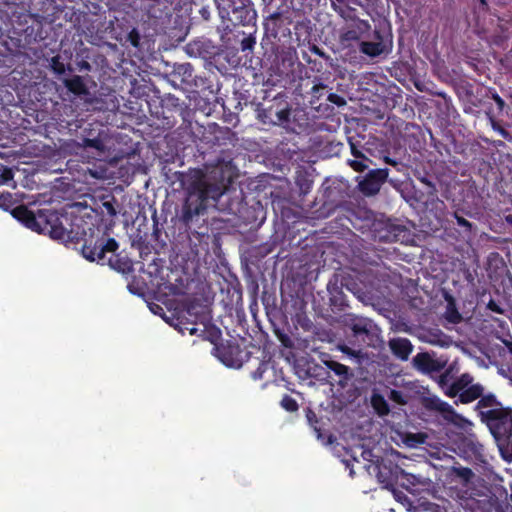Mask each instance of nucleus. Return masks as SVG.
Instances as JSON below:
<instances>
[{
  "mask_svg": "<svg viewBox=\"0 0 512 512\" xmlns=\"http://www.w3.org/2000/svg\"><path fill=\"white\" fill-rule=\"evenodd\" d=\"M11 215L32 231L48 234L52 239L63 243L82 242L81 253L90 262L104 264L107 260L113 268L125 271V268L112 263V256L119 248L118 242L99 227L84 228L81 217L71 220L67 213L60 214L51 209H39L34 213L25 205L12 208Z\"/></svg>",
  "mask_w": 512,
  "mask_h": 512,
  "instance_id": "obj_1",
  "label": "nucleus"
},
{
  "mask_svg": "<svg viewBox=\"0 0 512 512\" xmlns=\"http://www.w3.org/2000/svg\"><path fill=\"white\" fill-rule=\"evenodd\" d=\"M232 161L219 160L209 171L208 181H197L190 185L181 210V221L188 226L195 216L203 214L210 200L217 202L232 185L235 178Z\"/></svg>",
  "mask_w": 512,
  "mask_h": 512,
  "instance_id": "obj_2",
  "label": "nucleus"
},
{
  "mask_svg": "<svg viewBox=\"0 0 512 512\" xmlns=\"http://www.w3.org/2000/svg\"><path fill=\"white\" fill-rule=\"evenodd\" d=\"M217 350L222 362L231 367H241L244 362L250 363L254 359L257 367L251 372L253 380H261L268 369L266 352L260 346L250 345L246 351H242L239 345L235 344L221 346Z\"/></svg>",
  "mask_w": 512,
  "mask_h": 512,
  "instance_id": "obj_3",
  "label": "nucleus"
},
{
  "mask_svg": "<svg viewBox=\"0 0 512 512\" xmlns=\"http://www.w3.org/2000/svg\"><path fill=\"white\" fill-rule=\"evenodd\" d=\"M264 14L263 28L265 36L274 40L291 38L290 26L293 23L292 11L287 0H279V3L262 10Z\"/></svg>",
  "mask_w": 512,
  "mask_h": 512,
  "instance_id": "obj_4",
  "label": "nucleus"
},
{
  "mask_svg": "<svg viewBox=\"0 0 512 512\" xmlns=\"http://www.w3.org/2000/svg\"><path fill=\"white\" fill-rule=\"evenodd\" d=\"M224 25L225 35L233 33L236 29L256 25L257 11L251 0H235L232 7L226 10L218 9Z\"/></svg>",
  "mask_w": 512,
  "mask_h": 512,
  "instance_id": "obj_5",
  "label": "nucleus"
},
{
  "mask_svg": "<svg viewBox=\"0 0 512 512\" xmlns=\"http://www.w3.org/2000/svg\"><path fill=\"white\" fill-rule=\"evenodd\" d=\"M481 422L486 424L497 442L512 441V409L494 408L480 411Z\"/></svg>",
  "mask_w": 512,
  "mask_h": 512,
  "instance_id": "obj_6",
  "label": "nucleus"
},
{
  "mask_svg": "<svg viewBox=\"0 0 512 512\" xmlns=\"http://www.w3.org/2000/svg\"><path fill=\"white\" fill-rule=\"evenodd\" d=\"M287 98L285 94L278 93L267 105L260 104L257 109L259 120L268 125L288 123L290 120L291 107Z\"/></svg>",
  "mask_w": 512,
  "mask_h": 512,
  "instance_id": "obj_7",
  "label": "nucleus"
},
{
  "mask_svg": "<svg viewBox=\"0 0 512 512\" xmlns=\"http://www.w3.org/2000/svg\"><path fill=\"white\" fill-rule=\"evenodd\" d=\"M372 41L363 39L358 44L359 51L365 56L375 59L381 55H387L393 47L392 34L381 27H376L372 32Z\"/></svg>",
  "mask_w": 512,
  "mask_h": 512,
  "instance_id": "obj_8",
  "label": "nucleus"
},
{
  "mask_svg": "<svg viewBox=\"0 0 512 512\" xmlns=\"http://www.w3.org/2000/svg\"><path fill=\"white\" fill-rule=\"evenodd\" d=\"M10 24L13 32L25 39L36 40L37 31L40 28V22L36 16L27 10H15L10 16Z\"/></svg>",
  "mask_w": 512,
  "mask_h": 512,
  "instance_id": "obj_9",
  "label": "nucleus"
},
{
  "mask_svg": "<svg viewBox=\"0 0 512 512\" xmlns=\"http://www.w3.org/2000/svg\"><path fill=\"white\" fill-rule=\"evenodd\" d=\"M473 380L474 378L470 373H463L459 377L454 378L451 369H446L438 376L436 382L447 397L455 398L470 386Z\"/></svg>",
  "mask_w": 512,
  "mask_h": 512,
  "instance_id": "obj_10",
  "label": "nucleus"
},
{
  "mask_svg": "<svg viewBox=\"0 0 512 512\" xmlns=\"http://www.w3.org/2000/svg\"><path fill=\"white\" fill-rule=\"evenodd\" d=\"M272 51L275 56L273 63L282 74H288L299 63L297 50L293 46L273 44Z\"/></svg>",
  "mask_w": 512,
  "mask_h": 512,
  "instance_id": "obj_11",
  "label": "nucleus"
},
{
  "mask_svg": "<svg viewBox=\"0 0 512 512\" xmlns=\"http://www.w3.org/2000/svg\"><path fill=\"white\" fill-rule=\"evenodd\" d=\"M332 9L345 19L353 20L357 18L358 8L363 12L369 13L374 6L371 0H329Z\"/></svg>",
  "mask_w": 512,
  "mask_h": 512,
  "instance_id": "obj_12",
  "label": "nucleus"
},
{
  "mask_svg": "<svg viewBox=\"0 0 512 512\" xmlns=\"http://www.w3.org/2000/svg\"><path fill=\"white\" fill-rule=\"evenodd\" d=\"M373 470L376 473L378 481L382 483L385 488L394 490L400 472V467L397 464L393 463L391 460L377 457Z\"/></svg>",
  "mask_w": 512,
  "mask_h": 512,
  "instance_id": "obj_13",
  "label": "nucleus"
},
{
  "mask_svg": "<svg viewBox=\"0 0 512 512\" xmlns=\"http://www.w3.org/2000/svg\"><path fill=\"white\" fill-rule=\"evenodd\" d=\"M388 174L389 170L387 168L370 170L365 177L358 182L359 191L365 196L376 195L386 181Z\"/></svg>",
  "mask_w": 512,
  "mask_h": 512,
  "instance_id": "obj_14",
  "label": "nucleus"
},
{
  "mask_svg": "<svg viewBox=\"0 0 512 512\" xmlns=\"http://www.w3.org/2000/svg\"><path fill=\"white\" fill-rule=\"evenodd\" d=\"M182 313V318L191 324H202L206 327L212 320L209 306L197 299L190 300Z\"/></svg>",
  "mask_w": 512,
  "mask_h": 512,
  "instance_id": "obj_15",
  "label": "nucleus"
},
{
  "mask_svg": "<svg viewBox=\"0 0 512 512\" xmlns=\"http://www.w3.org/2000/svg\"><path fill=\"white\" fill-rule=\"evenodd\" d=\"M185 51L191 57L211 60L219 54V47L210 39L197 38L187 43Z\"/></svg>",
  "mask_w": 512,
  "mask_h": 512,
  "instance_id": "obj_16",
  "label": "nucleus"
},
{
  "mask_svg": "<svg viewBox=\"0 0 512 512\" xmlns=\"http://www.w3.org/2000/svg\"><path fill=\"white\" fill-rule=\"evenodd\" d=\"M173 82H179L187 87H198V81L202 80L195 75L194 67L190 63H181L174 66L171 74Z\"/></svg>",
  "mask_w": 512,
  "mask_h": 512,
  "instance_id": "obj_17",
  "label": "nucleus"
},
{
  "mask_svg": "<svg viewBox=\"0 0 512 512\" xmlns=\"http://www.w3.org/2000/svg\"><path fill=\"white\" fill-rule=\"evenodd\" d=\"M388 346L392 354L402 361L408 360L410 354L413 351V345L407 338L396 337L392 338L388 342Z\"/></svg>",
  "mask_w": 512,
  "mask_h": 512,
  "instance_id": "obj_18",
  "label": "nucleus"
},
{
  "mask_svg": "<svg viewBox=\"0 0 512 512\" xmlns=\"http://www.w3.org/2000/svg\"><path fill=\"white\" fill-rule=\"evenodd\" d=\"M372 326L373 322L367 318L354 319L350 325L352 337L357 341L366 342V338L371 335Z\"/></svg>",
  "mask_w": 512,
  "mask_h": 512,
  "instance_id": "obj_19",
  "label": "nucleus"
},
{
  "mask_svg": "<svg viewBox=\"0 0 512 512\" xmlns=\"http://www.w3.org/2000/svg\"><path fill=\"white\" fill-rule=\"evenodd\" d=\"M246 30L236 29L232 34H235L236 37L241 36L239 39L240 49L241 51H252L256 44V25H250V27L245 28Z\"/></svg>",
  "mask_w": 512,
  "mask_h": 512,
  "instance_id": "obj_20",
  "label": "nucleus"
},
{
  "mask_svg": "<svg viewBox=\"0 0 512 512\" xmlns=\"http://www.w3.org/2000/svg\"><path fill=\"white\" fill-rule=\"evenodd\" d=\"M413 363L418 370L424 373H431L441 369L439 362L425 352L418 353L413 358Z\"/></svg>",
  "mask_w": 512,
  "mask_h": 512,
  "instance_id": "obj_21",
  "label": "nucleus"
},
{
  "mask_svg": "<svg viewBox=\"0 0 512 512\" xmlns=\"http://www.w3.org/2000/svg\"><path fill=\"white\" fill-rule=\"evenodd\" d=\"M484 393V387L480 383L473 382L468 386L466 389H464L458 396L457 400L454 401L456 405L459 403L461 404H469L474 402L475 400L479 399L482 394Z\"/></svg>",
  "mask_w": 512,
  "mask_h": 512,
  "instance_id": "obj_22",
  "label": "nucleus"
},
{
  "mask_svg": "<svg viewBox=\"0 0 512 512\" xmlns=\"http://www.w3.org/2000/svg\"><path fill=\"white\" fill-rule=\"evenodd\" d=\"M328 291L330 295L329 303L333 310L344 311L348 304L346 295L344 294L342 289L337 287L336 285L333 287H330V285H328Z\"/></svg>",
  "mask_w": 512,
  "mask_h": 512,
  "instance_id": "obj_23",
  "label": "nucleus"
},
{
  "mask_svg": "<svg viewBox=\"0 0 512 512\" xmlns=\"http://www.w3.org/2000/svg\"><path fill=\"white\" fill-rule=\"evenodd\" d=\"M325 364L330 371H333L337 376L340 377L338 383L342 387H344L347 381L353 377V373L350 371V368L344 364L334 360L326 361Z\"/></svg>",
  "mask_w": 512,
  "mask_h": 512,
  "instance_id": "obj_24",
  "label": "nucleus"
},
{
  "mask_svg": "<svg viewBox=\"0 0 512 512\" xmlns=\"http://www.w3.org/2000/svg\"><path fill=\"white\" fill-rule=\"evenodd\" d=\"M65 87L74 95L81 96L88 93L87 87L81 76L75 75L64 80Z\"/></svg>",
  "mask_w": 512,
  "mask_h": 512,
  "instance_id": "obj_25",
  "label": "nucleus"
},
{
  "mask_svg": "<svg viewBox=\"0 0 512 512\" xmlns=\"http://www.w3.org/2000/svg\"><path fill=\"white\" fill-rule=\"evenodd\" d=\"M371 404L379 416H386L390 412L389 404L381 394L374 393L371 397Z\"/></svg>",
  "mask_w": 512,
  "mask_h": 512,
  "instance_id": "obj_26",
  "label": "nucleus"
},
{
  "mask_svg": "<svg viewBox=\"0 0 512 512\" xmlns=\"http://www.w3.org/2000/svg\"><path fill=\"white\" fill-rule=\"evenodd\" d=\"M502 407L501 402H499L496 398V396L493 393H488L486 395L482 394V396L479 398L475 410L483 411V408H500Z\"/></svg>",
  "mask_w": 512,
  "mask_h": 512,
  "instance_id": "obj_27",
  "label": "nucleus"
},
{
  "mask_svg": "<svg viewBox=\"0 0 512 512\" xmlns=\"http://www.w3.org/2000/svg\"><path fill=\"white\" fill-rule=\"evenodd\" d=\"M116 199L114 196H111L109 200H104L98 206L103 215H108L109 217H114L117 214V210L115 208Z\"/></svg>",
  "mask_w": 512,
  "mask_h": 512,
  "instance_id": "obj_28",
  "label": "nucleus"
},
{
  "mask_svg": "<svg viewBox=\"0 0 512 512\" xmlns=\"http://www.w3.org/2000/svg\"><path fill=\"white\" fill-rule=\"evenodd\" d=\"M307 375L318 380H326L329 376V371L317 364H313L308 366Z\"/></svg>",
  "mask_w": 512,
  "mask_h": 512,
  "instance_id": "obj_29",
  "label": "nucleus"
},
{
  "mask_svg": "<svg viewBox=\"0 0 512 512\" xmlns=\"http://www.w3.org/2000/svg\"><path fill=\"white\" fill-rule=\"evenodd\" d=\"M363 38L361 36V32L357 31L355 28L349 29L342 33L341 35V41L343 43L350 44L351 42H360Z\"/></svg>",
  "mask_w": 512,
  "mask_h": 512,
  "instance_id": "obj_30",
  "label": "nucleus"
},
{
  "mask_svg": "<svg viewBox=\"0 0 512 512\" xmlns=\"http://www.w3.org/2000/svg\"><path fill=\"white\" fill-rule=\"evenodd\" d=\"M406 229L403 226L393 225L390 227L388 234L381 236V239L385 241H398L402 233H405Z\"/></svg>",
  "mask_w": 512,
  "mask_h": 512,
  "instance_id": "obj_31",
  "label": "nucleus"
},
{
  "mask_svg": "<svg viewBox=\"0 0 512 512\" xmlns=\"http://www.w3.org/2000/svg\"><path fill=\"white\" fill-rule=\"evenodd\" d=\"M17 202V199L10 192H0V208L4 210L11 209Z\"/></svg>",
  "mask_w": 512,
  "mask_h": 512,
  "instance_id": "obj_32",
  "label": "nucleus"
},
{
  "mask_svg": "<svg viewBox=\"0 0 512 512\" xmlns=\"http://www.w3.org/2000/svg\"><path fill=\"white\" fill-rule=\"evenodd\" d=\"M355 29L361 32V36L363 39L370 38L372 35L370 34L371 25L367 20L355 18Z\"/></svg>",
  "mask_w": 512,
  "mask_h": 512,
  "instance_id": "obj_33",
  "label": "nucleus"
},
{
  "mask_svg": "<svg viewBox=\"0 0 512 512\" xmlns=\"http://www.w3.org/2000/svg\"><path fill=\"white\" fill-rule=\"evenodd\" d=\"M368 162L371 161L366 156L359 159L348 160V164L356 172H363L365 169H367Z\"/></svg>",
  "mask_w": 512,
  "mask_h": 512,
  "instance_id": "obj_34",
  "label": "nucleus"
},
{
  "mask_svg": "<svg viewBox=\"0 0 512 512\" xmlns=\"http://www.w3.org/2000/svg\"><path fill=\"white\" fill-rule=\"evenodd\" d=\"M280 404H281V407L288 412H295L299 408L297 401L289 395H285L282 398Z\"/></svg>",
  "mask_w": 512,
  "mask_h": 512,
  "instance_id": "obj_35",
  "label": "nucleus"
},
{
  "mask_svg": "<svg viewBox=\"0 0 512 512\" xmlns=\"http://www.w3.org/2000/svg\"><path fill=\"white\" fill-rule=\"evenodd\" d=\"M388 398L389 400L399 405H405L408 402L406 395L402 391L396 389L390 390L388 393Z\"/></svg>",
  "mask_w": 512,
  "mask_h": 512,
  "instance_id": "obj_36",
  "label": "nucleus"
},
{
  "mask_svg": "<svg viewBox=\"0 0 512 512\" xmlns=\"http://www.w3.org/2000/svg\"><path fill=\"white\" fill-rule=\"evenodd\" d=\"M296 184L299 186L301 193L307 194L311 190L313 182L300 174L296 177Z\"/></svg>",
  "mask_w": 512,
  "mask_h": 512,
  "instance_id": "obj_37",
  "label": "nucleus"
},
{
  "mask_svg": "<svg viewBox=\"0 0 512 512\" xmlns=\"http://www.w3.org/2000/svg\"><path fill=\"white\" fill-rule=\"evenodd\" d=\"M453 471L457 477L465 482L471 481L474 476L473 471L469 467H454Z\"/></svg>",
  "mask_w": 512,
  "mask_h": 512,
  "instance_id": "obj_38",
  "label": "nucleus"
},
{
  "mask_svg": "<svg viewBox=\"0 0 512 512\" xmlns=\"http://www.w3.org/2000/svg\"><path fill=\"white\" fill-rule=\"evenodd\" d=\"M446 319L453 324H458L462 320V316L454 305H449L446 311Z\"/></svg>",
  "mask_w": 512,
  "mask_h": 512,
  "instance_id": "obj_39",
  "label": "nucleus"
},
{
  "mask_svg": "<svg viewBox=\"0 0 512 512\" xmlns=\"http://www.w3.org/2000/svg\"><path fill=\"white\" fill-rule=\"evenodd\" d=\"M50 66L55 74L62 75L66 72V66L58 55L52 57Z\"/></svg>",
  "mask_w": 512,
  "mask_h": 512,
  "instance_id": "obj_40",
  "label": "nucleus"
},
{
  "mask_svg": "<svg viewBox=\"0 0 512 512\" xmlns=\"http://www.w3.org/2000/svg\"><path fill=\"white\" fill-rule=\"evenodd\" d=\"M327 89V85L323 83L315 84L311 88V104H315L316 100H319L323 95V91Z\"/></svg>",
  "mask_w": 512,
  "mask_h": 512,
  "instance_id": "obj_41",
  "label": "nucleus"
},
{
  "mask_svg": "<svg viewBox=\"0 0 512 512\" xmlns=\"http://www.w3.org/2000/svg\"><path fill=\"white\" fill-rule=\"evenodd\" d=\"M126 40L134 47L138 48L140 46L141 35L137 28H132L126 37Z\"/></svg>",
  "mask_w": 512,
  "mask_h": 512,
  "instance_id": "obj_42",
  "label": "nucleus"
},
{
  "mask_svg": "<svg viewBox=\"0 0 512 512\" xmlns=\"http://www.w3.org/2000/svg\"><path fill=\"white\" fill-rule=\"evenodd\" d=\"M14 173L12 169L0 165V185L6 184L13 179Z\"/></svg>",
  "mask_w": 512,
  "mask_h": 512,
  "instance_id": "obj_43",
  "label": "nucleus"
},
{
  "mask_svg": "<svg viewBox=\"0 0 512 512\" xmlns=\"http://www.w3.org/2000/svg\"><path fill=\"white\" fill-rule=\"evenodd\" d=\"M83 142H84V146L87 147V148H93V149H96L98 151L105 150V147H103V142L99 138H93V139L85 138L83 140Z\"/></svg>",
  "mask_w": 512,
  "mask_h": 512,
  "instance_id": "obj_44",
  "label": "nucleus"
},
{
  "mask_svg": "<svg viewBox=\"0 0 512 512\" xmlns=\"http://www.w3.org/2000/svg\"><path fill=\"white\" fill-rule=\"evenodd\" d=\"M441 399L437 396L426 397L424 398L423 405L428 410L437 411L439 408V404Z\"/></svg>",
  "mask_w": 512,
  "mask_h": 512,
  "instance_id": "obj_45",
  "label": "nucleus"
},
{
  "mask_svg": "<svg viewBox=\"0 0 512 512\" xmlns=\"http://www.w3.org/2000/svg\"><path fill=\"white\" fill-rule=\"evenodd\" d=\"M255 207H257V208H254V212L257 214H261V218L259 219L258 215L254 216L253 218H250V217L244 218L246 224H252V223L257 222L258 220H259V224H261L263 222L264 214H265V212L263 211V207L260 205V203H257V205Z\"/></svg>",
  "mask_w": 512,
  "mask_h": 512,
  "instance_id": "obj_46",
  "label": "nucleus"
},
{
  "mask_svg": "<svg viewBox=\"0 0 512 512\" xmlns=\"http://www.w3.org/2000/svg\"><path fill=\"white\" fill-rule=\"evenodd\" d=\"M294 30H295V35H296V40L300 43L301 39H300V33L302 31H304L305 33H307L309 35V26H308V23L304 22V21H297L294 25Z\"/></svg>",
  "mask_w": 512,
  "mask_h": 512,
  "instance_id": "obj_47",
  "label": "nucleus"
},
{
  "mask_svg": "<svg viewBox=\"0 0 512 512\" xmlns=\"http://www.w3.org/2000/svg\"><path fill=\"white\" fill-rule=\"evenodd\" d=\"M327 100L332 103V104H335L336 106L338 107H343L346 105V100L344 97L336 94V93H329L327 95Z\"/></svg>",
  "mask_w": 512,
  "mask_h": 512,
  "instance_id": "obj_48",
  "label": "nucleus"
},
{
  "mask_svg": "<svg viewBox=\"0 0 512 512\" xmlns=\"http://www.w3.org/2000/svg\"><path fill=\"white\" fill-rule=\"evenodd\" d=\"M309 50L313 54L318 55L319 57L323 58L326 61L330 60V56L322 48H320L316 44L310 45L309 46Z\"/></svg>",
  "mask_w": 512,
  "mask_h": 512,
  "instance_id": "obj_49",
  "label": "nucleus"
},
{
  "mask_svg": "<svg viewBox=\"0 0 512 512\" xmlns=\"http://www.w3.org/2000/svg\"><path fill=\"white\" fill-rule=\"evenodd\" d=\"M361 457L363 460L368 461L375 466V461L378 456H375L371 449L361 448Z\"/></svg>",
  "mask_w": 512,
  "mask_h": 512,
  "instance_id": "obj_50",
  "label": "nucleus"
},
{
  "mask_svg": "<svg viewBox=\"0 0 512 512\" xmlns=\"http://www.w3.org/2000/svg\"><path fill=\"white\" fill-rule=\"evenodd\" d=\"M489 93L497 105L498 112H502L505 107V101L498 95L495 90H489Z\"/></svg>",
  "mask_w": 512,
  "mask_h": 512,
  "instance_id": "obj_51",
  "label": "nucleus"
},
{
  "mask_svg": "<svg viewBox=\"0 0 512 512\" xmlns=\"http://www.w3.org/2000/svg\"><path fill=\"white\" fill-rule=\"evenodd\" d=\"M439 404V408L437 410V412H440V413H443V414H455V410L454 408L447 402L445 401H440Z\"/></svg>",
  "mask_w": 512,
  "mask_h": 512,
  "instance_id": "obj_52",
  "label": "nucleus"
},
{
  "mask_svg": "<svg viewBox=\"0 0 512 512\" xmlns=\"http://www.w3.org/2000/svg\"><path fill=\"white\" fill-rule=\"evenodd\" d=\"M455 219H456V223H457L458 226L466 229L467 231H471V229H472V223L471 222H469L467 219H465L462 216H459L456 213H455Z\"/></svg>",
  "mask_w": 512,
  "mask_h": 512,
  "instance_id": "obj_53",
  "label": "nucleus"
},
{
  "mask_svg": "<svg viewBox=\"0 0 512 512\" xmlns=\"http://www.w3.org/2000/svg\"><path fill=\"white\" fill-rule=\"evenodd\" d=\"M198 12L204 21H210L212 11L208 5H202Z\"/></svg>",
  "mask_w": 512,
  "mask_h": 512,
  "instance_id": "obj_54",
  "label": "nucleus"
},
{
  "mask_svg": "<svg viewBox=\"0 0 512 512\" xmlns=\"http://www.w3.org/2000/svg\"><path fill=\"white\" fill-rule=\"evenodd\" d=\"M421 182L427 186L428 194L435 196V194L437 192L435 184L426 177L421 178Z\"/></svg>",
  "mask_w": 512,
  "mask_h": 512,
  "instance_id": "obj_55",
  "label": "nucleus"
},
{
  "mask_svg": "<svg viewBox=\"0 0 512 512\" xmlns=\"http://www.w3.org/2000/svg\"><path fill=\"white\" fill-rule=\"evenodd\" d=\"M487 308L497 314H504V309L497 304L494 300H490L487 304Z\"/></svg>",
  "mask_w": 512,
  "mask_h": 512,
  "instance_id": "obj_56",
  "label": "nucleus"
},
{
  "mask_svg": "<svg viewBox=\"0 0 512 512\" xmlns=\"http://www.w3.org/2000/svg\"><path fill=\"white\" fill-rule=\"evenodd\" d=\"M235 0H214L217 9L226 10L227 8L232 7V4Z\"/></svg>",
  "mask_w": 512,
  "mask_h": 512,
  "instance_id": "obj_57",
  "label": "nucleus"
},
{
  "mask_svg": "<svg viewBox=\"0 0 512 512\" xmlns=\"http://www.w3.org/2000/svg\"><path fill=\"white\" fill-rule=\"evenodd\" d=\"M488 116H489V118H490V120H491V122H492V127H493V129H494V130H496V131H498V132H500L502 136L507 137L508 132H507L504 128H502L501 126H499V125L496 123V121L494 120V118H493L489 113H488Z\"/></svg>",
  "mask_w": 512,
  "mask_h": 512,
  "instance_id": "obj_58",
  "label": "nucleus"
},
{
  "mask_svg": "<svg viewBox=\"0 0 512 512\" xmlns=\"http://www.w3.org/2000/svg\"><path fill=\"white\" fill-rule=\"evenodd\" d=\"M341 350H342L344 353L348 354V355L356 356V357L361 353V351H360V350L356 351V350H353V349H351V348H349V347H346V346L342 347V348H341Z\"/></svg>",
  "mask_w": 512,
  "mask_h": 512,
  "instance_id": "obj_59",
  "label": "nucleus"
},
{
  "mask_svg": "<svg viewBox=\"0 0 512 512\" xmlns=\"http://www.w3.org/2000/svg\"><path fill=\"white\" fill-rule=\"evenodd\" d=\"M279 3V0H262V5H263V9L262 10H265L267 9L268 7H272L276 4Z\"/></svg>",
  "mask_w": 512,
  "mask_h": 512,
  "instance_id": "obj_60",
  "label": "nucleus"
},
{
  "mask_svg": "<svg viewBox=\"0 0 512 512\" xmlns=\"http://www.w3.org/2000/svg\"><path fill=\"white\" fill-rule=\"evenodd\" d=\"M351 152H352V155L355 157V159H359V158H362L364 157L365 155L362 154L361 151H359L354 144H351Z\"/></svg>",
  "mask_w": 512,
  "mask_h": 512,
  "instance_id": "obj_61",
  "label": "nucleus"
},
{
  "mask_svg": "<svg viewBox=\"0 0 512 512\" xmlns=\"http://www.w3.org/2000/svg\"><path fill=\"white\" fill-rule=\"evenodd\" d=\"M18 3H24V0H0V4L4 5H18Z\"/></svg>",
  "mask_w": 512,
  "mask_h": 512,
  "instance_id": "obj_62",
  "label": "nucleus"
},
{
  "mask_svg": "<svg viewBox=\"0 0 512 512\" xmlns=\"http://www.w3.org/2000/svg\"><path fill=\"white\" fill-rule=\"evenodd\" d=\"M312 70L320 71L322 69V64L316 60L312 59V64H309Z\"/></svg>",
  "mask_w": 512,
  "mask_h": 512,
  "instance_id": "obj_63",
  "label": "nucleus"
},
{
  "mask_svg": "<svg viewBox=\"0 0 512 512\" xmlns=\"http://www.w3.org/2000/svg\"><path fill=\"white\" fill-rule=\"evenodd\" d=\"M302 58L308 64H312V58L309 56L307 52H302Z\"/></svg>",
  "mask_w": 512,
  "mask_h": 512,
  "instance_id": "obj_64",
  "label": "nucleus"
}]
</instances>
